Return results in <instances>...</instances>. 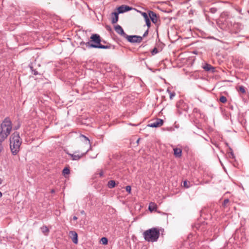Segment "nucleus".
Listing matches in <instances>:
<instances>
[{"instance_id": "f257e3e1", "label": "nucleus", "mask_w": 249, "mask_h": 249, "mask_svg": "<svg viewBox=\"0 0 249 249\" xmlns=\"http://www.w3.org/2000/svg\"><path fill=\"white\" fill-rule=\"evenodd\" d=\"M21 143L22 140L19 134L17 132L13 133L10 138V148L13 155H16L18 153Z\"/></svg>"}, {"instance_id": "f03ea898", "label": "nucleus", "mask_w": 249, "mask_h": 249, "mask_svg": "<svg viewBox=\"0 0 249 249\" xmlns=\"http://www.w3.org/2000/svg\"><path fill=\"white\" fill-rule=\"evenodd\" d=\"M91 40L85 43L81 42L80 44L86 45V47L89 48H99V49H108L109 46L107 45H103L101 44V38L98 34H93L90 36Z\"/></svg>"}, {"instance_id": "7ed1b4c3", "label": "nucleus", "mask_w": 249, "mask_h": 249, "mask_svg": "<svg viewBox=\"0 0 249 249\" xmlns=\"http://www.w3.org/2000/svg\"><path fill=\"white\" fill-rule=\"evenodd\" d=\"M160 235V231L156 228H152L144 231L143 235L145 241L148 242H156Z\"/></svg>"}, {"instance_id": "20e7f679", "label": "nucleus", "mask_w": 249, "mask_h": 249, "mask_svg": "<svg viewBox=\"0 0 249 249\" xmlns=\"http://www.w3.org/2000/svg\"><path fill=\"white\" fill-rule=\"evenodd\" d=\"M1 131L7 133V129H9V134L11 133L12 126V122L8 117L5 118L0 125Z\"/></svg>"}, {"instance_id": "39448f33", "label": "nucleus", "mask_w": 249, "mask_h": 249, "mask_svg": "<svg viewBox=\"0 0 249 249\" xmlns=\"http://www.w3.org/2000/svg\"><path fill=\"white\" fill-rule=\"evenodd\" d=\"M125 38L131 43H140L142 40V36L135 35H127Z\"/></svg>"}, {"instance_id": "423d86ee", "label": "nucleus", "mask_w": 249, "mask_h": 249, "mask_svg": "<svg viewBox=\"0 0 249 249\" xmlns=\"http://www.w3.org/2000/svg\"><path fill=\"white\" fill-rule=\"evenodd\" d=\"M163 124V121L160 119H157L155 121L149 123L148 124V126L150 127H158L162 125Z\"/></svg>"}, {"instance_id": "0eeeda50", "label": "nucleus", "mask_w": 249, "mask_h": 249, "mask_svg": "<svg viewBox=\"0 0 249 249\" xmlns=\"http://www.w3.org/2000/svg\"><path fill=\"white\" fill-rule=\"evenodd\" d=\"M114 29L117 33L124 36V38H125L126 36L127 35L124 32L123 29L119 25H116L114 27Z\"/></svg>"}, {"instance_id": "6e6552de", "label": "nucleus", "mask_w": 249, "mask_h": 249, "mask_svg": "<svg viewBox=\"0 0 249 249\" xmlns=\"http://www.w3.org/2000/svg\"><path fill=\"white\" fill-rule=\"evenodd\" d=\"M131 9H132L131 7H130L128 6H127V5H122L119 6L117 8L118 13L119 14L123 13L125 12H127Z\"/></svg>"}, {"instance_id": "1a4fd4ad", "label": "nucleus", "mask_w": 249, "mask_h": 249, "mask_svg": "<svg viewBox=\"0 0 249 249\" xmlns=\"http://www.w3.org/2000/svg\"><path fill=\"white\" fill-rule=\"evenodd\" d=\"M69 235L71 238L72 242L76 244L78 243V235L77 233L74 231H70Z\"/></svg>"}, {"instance_id": "9d476101", "label": "nucleus", "mask_w": 249, "mask_h": 249, "mask_svg": "<svg viewBox=\"0 0 249 249\" xmlns=\"http://www.w3.org/2000/svg\"><path fill=\"white\" fill-rule=\"evenodd\" d=\"M149 16L153 23H156L157 22L158 18L155 12L152 11H149Z\"/></svg>"}, {"instance_id": "9b49d317", "label": "nucleus", "mask_w": 249, "mask_h": 249, "mask_svg": "<svg viewBox=\"0 0 249 249\" xmlns=\"http://www.w3.org/2000/svg\"><path fill=\"white\" fill-rule=\"evenodd\" d=\"M88 150H87L85 153H82L81 154H77L76 152L74 153V154H69L70 156L71 157L72 160H78L80 158H81L85 154L87 153Z\"/></svg>"}, {"instance_id": "f8f14e48", "label": "nucleus", "mask_w": 249, "mask_h": 249, "mask_svg": "<svg viewBox=\"0 0 249 249\" xmlns=\"http://www.w3.org/2000/svg\"><path fill=\"white\" fill-rule=\"evenodd\" d=\"M174 155L176 158H180L182 156V149L180 148L175 147L173 148Z\"/></svg>"}, {"instance_id": "ddd939ff", "label": "nucleus", "mask_w": 249, "mask_h": 249, "mask_svg": "<svg viewBox=\"0 0 249 249\" xmlns=\"http://www.w3.org/2000/svg\"><path fill=\"white\" fill-rule=\"evenodd\" d=\"M142 14L145 19L146 25L149 28L150 27L151 25L149 15H148L145 12H142Z\"/></svg>"}, {"instance_id": "4468645a", "label": "nucleus", "mask_w": 249, "mask_h": 249, "mask_svg": "<svg viewBox=\"0 0 249 249\" xmlns=\"http://www.w3.org/2000/svg\"><path fill=\"white\" fill-rule=\"evenodd\" d=\"M7 133H4V132L1 131L0 132V142L2 143L4 140L7 137V136L9 135V129H7Z\"/></svg>"}, {"instance_id": "2eb2a0df", "label": "nucleus", "mask_w": 249, "mask_h": 249, "mask_svg": "<svg viewBox=\"0 0 249 249\" xmlns=\"http://www.w3.org/2000/svg\"><path fill=\"white\" fill-rule=\"evenodd\" d=\"M119 14V13H118V12H116L112 13V15L113 16V17H112V20H111L112 23L114 24L118 22V19H119V17H118Z\"/></svg>"}, {"instance_id": "dca6fc26", "label": "nucleus", "mask_w": 249, "mask_h": 249, "mask_svg": "<svg viewBox=\"0 0 249 249\" xmlns=\"http://www.w3.org/2000/svg\"><path fill=\"white\" fill-rule=\"evenodd\" d=\"M80 138H81V140L85 142V144L87 145H90V141L88 137L84 136V135H80Z\"/></svg>"}, {"instance_id": "f3484780", "label": "nucleus", "mask_w": 249, "mask_h": 249, "mask_svg": "<svg viewBox=\"0 0 249 249\" xmlns=\"http://www.w3.org/2000/svg\"><path fill=\"white\" fill-rule=\"evenodd\" d=\"M42 232L45 235L47 236L49 232V230L46 226H43L41 227Z\"/></svg>"}, {"instance_id": "a211bd4d", "label": "nucleus", "mask_w": 249, "mask_h": 249, "mask_svg": "<svg viewBox=\"0 0 249 249\" xmlns=\"http://www.w3.org/2000/svg\"><path fill=\"white\" fill-rule=\"evenodd\" d=\"M115 185H116V183L114 180H111L108 182L107 186L109 188H111V189L113 188L115 186Z\"/></svg>"}, {"instance_id": "6ab92c4d", "label": "nucleus", "mask_w": 249, "mask_h": 249, "mask_svg": "<svg viewBox=\"0 0 249 249\" xmlns=\"http://www.w3.org/2000/svg\"><path fill=\"white\" fill-rule=\"evenodd\" d=\"M203 69L206 71H210L211 69H213V68L212 67L211 65L206 64L204 66Z\"/></svg>"}, {"instance_id": "aec40b11", "label": "nucleus", "mask_w": 249, "mask_h": 249, "mask_svg": "<svg viewBox=\"0 0 249 249\" xmlns=\"http://www.w3.org/2000/svg\"><path fill=\"white\" fill-rule=\"evenodd\" d=\"M167 92L170 95V99L171 100L173 99V98L175 97L176 94L174 92H171L169 89H167Z\"/></svg>"}, {"instance_id": "412c9836", "label": "nucleus", "mask_w": 249, "mask_h": 249, "mask_svg": "<svg viewBox=\"0 0 249 249\" xmlns=\"http://www.w3.org/2000/svg\"><path fill=\"white\" fill-rule=\"evenodd\" d=\"M70 173V170L69 169V168L68 167H65L63 170V174L64 176H65L66 175H69Z\"/></svg>"}, {"instance_id": "4be33fe9", "label": "nucleus", "mask_w": 249, "mask_h": 249, "mask_svg": "<svg viewBox=\"0 0 249 249\" xmlns=\"http://www.w3.org/2000/svg\"><path fill=\"white\" fill-rule=\"evenodd\" d=\"M219 101L222 103H225L227 102V100L226 97L224 96H221L219 98Z\"/></svg>"}, {"instance_id": "5701e85b", "label": "nucleus", "mask_w": 249, "mask_h": 249, "mask_svg": "<svg viewBox=\"0 0 249 249\" xmlns=\"http://www.w3.org/2000/svg\"><path fill=\"white\" fill-rule=\"evenodd\" d=\"M229 150H230V151L229 152V157L230 158H232V159L234 158V154H233L232 149L231 148H230Z\"/></svg>"}, {"instance_id": "b1692460", "label": "nucleus", "mask_w": 249, "mask_h": 249, "mask_svg": "<svg viewBox=\"0 0 249 249\" xmlns=\"http://www.w3.org/2000/svg\"><path fill=\"white\" fill-rule=\"evenodd\" d=\"M101 241L103 245H107V239L106 237H102L101 238Z\"/></svg>"}, {"instance_id": "393cba45", "label": "nucleus", "mask_w": 249, "mask_h": 249, "mask_svg": "<svg viewBox=\"0 0 249 249\" xmlns=\"http://www.w3.org/2000/svg\"><path fill=\"white\" fill-rule=\"evenodd\" d=\"M30 69L32 71V73L35 75H38V73L37 72V71H36V70H34L33 69V67L32 66H30Z\"/></svg>"}, {"instance_id": "a878e982", "label": "nucleus", "mask_w": 249, "mask_h": 249, "mask_svg": "<svg viewBox=\"0 0 249 249\" xmlns=\"http://www.w3.org/2000/svg\"><path fill=\"white\" fill-rule=\"evenodd\" d=\"M155 205L154 203H150L149 206V210L150 211H153L155 210Z\"/></svg>"}, {"instance_id": "bb28decb", "label": "nucleus", "mask_w": 249, "mask_h": 249, "mask_svg": "<svg viewBox=\"0 0 249 249\" xmlns=\"http://www.w3.org/2000/svg\"><path fill=\"white\" fill-rule=\"evenodd\" d=\"M183 186L186 188H188L190 187V182L185 180L183 182Z\"/></svg>"}, {"instance_id": "cd10ccee", "label": "nucleus", "mask_w": 249, "mask_h": 249, "mask_svg": "<svg viewBox=\"0 0 249 249\" xmlns=\"http://www.w3.org/2000/svg\"><path fill=\"white\" fill-rule=\"evenodd\" d=\"M230 201H229V199L227 198V199H225L223 202V204H222V205L223 207H226L227 206V205L229 203Z\"/></svg>"}, {"instance_id": "c85d7f7f", "label": "nucleus", "mask_w": 249, "mask_h": 249, "mask_svg": "<svg viewBox=\"0 0 249 249\" xmlns=\"http://www.w3.org/2000/svg\"><path fill=\"white\" fill-rule=\"evenodd\" d=\"M216 11L217 9L216 8L212 7L210 9V12L213 14L216 13Z\"/></svg>"}, {"instance_id": "c756f323", "label": "nucleus", "mask_w": 249, "mask_h": 249, "mask_svg": "<svg viewBox=\"0 0 249 249\" xmlns=\"http://www.w3.org/2000/svg\"><path fill=\"white\" fill-rule=\"evenodd\" d=\"M239 90L243 93H245L246 92V90L243 86H240L239 87Z\"/></svg>"}, {"instance_id": "7c9ffc66", "label": "nucleus", "mask_w": 249, "mask_h": 249, "mask_svg": "<svg viewBox=\"0 0 249 249\" xmlns=\"http://www.w3.org/2000/svg\"><path fill=\"white\" fill-rule=\"evenodd\" d=\"M158 53V49L156 48H154L151 52V53L152 55H154Z\"/></svg>"}, {"instance_id": "2f4dec72", "label": "nucleus", "mask_w": 249, "mask_h": 249, "mask_svg": "<svg viewBox=\"0 0 249 249\" xmlns=\"http://www.w3.org/2000/svg\"><path fill=\"white\" fill-rule=\"evenodd\" d=\"M126 191L128 193H131V188L130 186H126Z\"/></svg>"}, {"instance_id": "473e14b6", "label": "nucleus", "mask_w": 249, "mask_h": 249, "mask_svg": "<svg viewBox=\"0 0 249 249\" xmlns=\"http://www.w3.org/2000/svg\"><path fill=\"white\" fill-rule=\"evenodd\" d=\"M193 112L196 113H200V110L197 108H194L193 109Z\"/></svg>"}, {"instance_id": "72a5a7b5", "label": "nucleus", "mask_w": 249, "mask_h": 249, "mask_svg": "<svg viewBox=\"0 0 249 249\" xmlns=\"http://www.w3.org/2000/svg\"><path fill=\"white\" fill-rule=\"evenodd\" d=\"M20 124L19 123H18L17 125L14 126V129L15 130H17L20 127Z\"/></svg>"}, {"instance_id": "f704fd0d", "label": "nucleus", "mask_w": 249, "mask_h": 249, "mask_svg": "<svg viewBox=\"0 0 249 249\" xmlns=\"http://www.w3.org/2000/svg\"><path fill=\"white\" fill-rule=\"evenodd\" d=\"M148 33V29L144 32V33L143 35V37L146 36Z\"/></svg>"}, {"instance_id": "c9c22d12", "label": "nucleus", "mask_w": 249, "mask_h": 249, "mask_svg": "<svg viewBox=\"0 0 249 249\" xmlns=\"http://www.w3.org/2000/svg\"><path fill=\"white\" fill-rule=\"evenodd\" d=\"M3 148L2 145V143L0 142V153L2 151Z\"/></svg>"}, {"instance_id": "e433bc0d", "label": "nucleus", "mask_w": 249, "mask_h": 249, "mask_svg": "<svg viewBox=\"0 0 249 249\" xmlns=\"http://www.w3.org/2000/svg\"><path fill=\"white\" fill-rule=\"evenodd\" d=\"M73 219L74 220H76L77 219V217H76V216H74L73 217Z\"/></svg>"}, {"instance_id": "4c0bfd02", "label": "nucleus", "mask_w": 249, "mask_h": 249, "mask_svg": "<svg viewBox=\"0 0 249 249\" xmlns=\"http://www.w3.org/2000/svg\"><path fill=\"white\" fill-rule=\"evenodd\" d=\"M81 213L82 214H84V213H85V212H84V211H82L81 212Z\"/></svg>"}, {"instance_id": "58836bf2", "label": "nucleus", "mask_w": 249, "mask_h": 249, "mask_svg": "<svg viewBox=\"0 0 249 249\" xmlns=\"http://www.w3.org/2000/svg\"><path fill=\"white\" fill-rule=\"evenodd\" d=\"M2 179L0 178V184L2 183Z\"/></svg>"}, {"instance_id": "ea45409f", "label": "nucleus", "mask_w": 249, "mask_h": 249, "mask_svg": "<svg viewBox=\"0 0 249 249\" xmlns=\"http://www.w3.org/2000/svg\"><path fill=\"white\" fill-rule=\"evenodd\" d=\"M2 193L1 192H0V197H1L2 196Z\"/></svg>"}, {"instance_id": "a19ab883", "label": "nucleus", "mask_w": 249, "mask_h": 249, "mask_svg": "<svg viewBox=\"0 0 249 249\" xmlns=\"http://www.w3.org/2000/svg\"><path fill=\"white\" fill-rule=\"evenodd\" d=\"M54 192V190H52L51 191V192H52V193H53Z\"/></svg>"}, {"instance_id": "79ce46f5", "label": "nucleus", "mask_w": 249, "mask_h": 249, "mask_svg": "<svg viewBox=\"0 0 249 249\" xmlns=\"http://www.w3.org/2000/svg\"><path fill=\"white\" fill-rule=\"evenodd\" d=\"M100 176H102L103 175V173H100Z\"/></svg>"}, {"instance_id": "37998d69", "label": "nucleus", "mask_w": 249, "mask_h": 249, "mask_svg": "<svg viewBox=\"0 0 249 249\" xmlns=\"http://www.w3.org/2000/svg\"><path fill=\"white\" fill-rule=\"evenodd\" d=\"M137 142H139V139L138 140Z\"/></svg>"}]
</instances>
